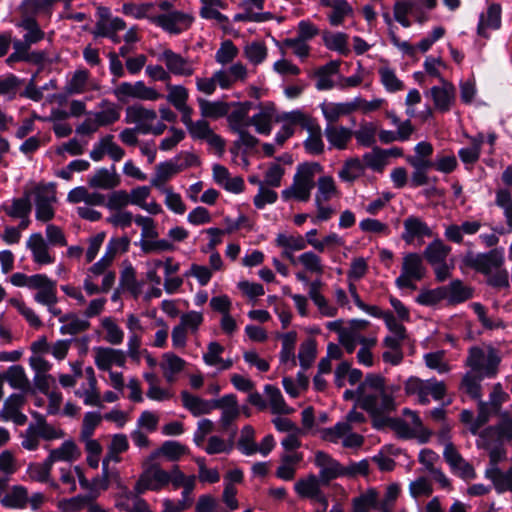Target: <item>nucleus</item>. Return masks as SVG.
<instances>
[{
    "label": "nucleus",
    "instance_id": "1",
    "mask_svg": "<svg viewBox=\"0 0 512 512\" xmlns=\"http://www.w3.org/2000/svg\"><path fill=\"white\" fill-rule=\"evenodd\" d=\"M361 407L373 416H379L395 407L393 390L385 386L384 378L370 374L357 389Z\"/></svg>",
    "mask_w": 512,
    "mask_h": 512
},
{
    "label": "nucleus",
    "instance_id": "2",
    "mask_svg": "<svg viewBox=\"0 0 512 512\" xmlns=\"http://www.w3.org/2000/svg\"><path fill=\"white\" fill-rule=\"evenodd\" d=\"M323 167L317 162H305L297 166L292 184L282 190L281 197L284 201L296 200L307 202L315 187V178L321 174Z\"/></svg>",
    "mask_w": 512,
    "mask_h": 512
},
{
    "label": "nucleus",
    "instance_id": "3",
    "mask_svg": "<svg viewBox=\"0 0 512 512\" xmlns=\"http://www.w3.org/2000/svg\"><path fill=\"white\" fill-rule=\"evenodd\" d=\"M500 361L498 351L492 346H473L468 351L465 364L470 372L480 377L493 378L498 372Z\"/></svg>",
    "mask_w": 512,
    "mask_h": 512
},
{
    "label": "nucleus",
    "instance_id": "4",
    "mask_svg": "<svg viewBox=\"0 0 512 512\" xmlns=\"http://www.w3.org/2000/svg\"><path fill=\"white\" fill-rule=\"evenodd\" d=\"M407 395L416 396L420 404L426 405L430 402L431 396L434 400H442L446 393L444 382L435 378L422 380L418 377H410L404 385Z\"/></svg>",
    "mask_w": 512,
    "mask_h": 512
},
{
    "label": "nucleus",
    "instance_id": "5",
    "mask_svg": "<svg viewBox=\"0 0 512 512\" xmlns=\"http://www.w3.org/2000/svg\"><path fill=\"white\" fill-rule=\"evenodd\" d=\"M427 269L423 257L415 252L403 256L401 273L396 278L395 284L398 288L416 289V282L421 281L426 275Z\"/></svg>",
    "mask_w": 512,
    "mask_h": 512
},
{
    "label": "nucleus",
    "instance_id": "6",
    "mask_svg": "<svg viewBox=\"0 0 512 512\" xmlns=\"http://www.w3.org/2000/svg\"><path fill=\"white\" fill-rule=\"evenodd\" d=\"M114 96L118 101L126 103L130 99L141 101H157L163 95L154 87L147 86L143 81L121 82L113 89Z\"/></svg>",
    "mask_w": 512,
    "mask_h": 512
},
{
    "label": "nucleus",
    "instance_id": "7",
    "mask_svg": "<svg viewBox=\"0 0 512 512\" xmlns=\"http://www.w3.org/2000/svg\"><path fill=\"white\" fill-rule=\"evenodd\" d=\"M194 21V17L182 10H173L168 13H159L152 18V23L160 27L163 31L179 35L188 30Z\"/></svg>",
    "mask_w": 512,
    "mask_h": 512
},
{
    "label": "nucleus",
    "instance_id": "8",
    "mask_svg": "<svg viewBox=\"0 0 512 512\" xmlns=\"http://www.w3.org/2000/svg\"><path fill=\"white\" fill-rule=\"evenodd\" d=\"M463 261L466 266L488 277L495 270L503 266L504 254L497 249L490 250L487 253H468Z\"/></svg>",
    "mask_w": 512,
    "mask_h": 512
},
{
    "label": "nucleus",
    "instance_id": "9",
    "mask_svg": "<svg viewBox=\"0 0 512 512\" xmlns=\"http://www.w3.org/2000/svg\"><path fill=\"white\" fill-rule=\"evenodd\" d=\"M169 484L168 472L158 464H150L141 473L134 486L136 494H143L146 491H160Z\"/></svg>",
    "mask_w": 512,
    "mask_h": 512
},
{
    "label": "nucleus",
    "instance_id": "10",
    "mask_svg": "<svg viewBox=\"0 0 512 512\" xmlns=\"http://www.w3.org/2000/svg\"><path fill=\"white\" fill-rule=\"evenodd\" d=\"M321 437L332 443L341 442L346 448H358L364 442L363 436L352 432V426L347 422H338L333 427L323 429Z\"/></svg>",
    "mask_w": 512,
    "mask_h": 512
},
{
    "label": "nucleus",
    "instance_id": "11",
    "mask_svg": "<svg viewBox=\"0 0 512 512\" xmlns=\"http://www.w3.org/2000/svg\"><path fill=\"white\" fill-rule=\"evenodd\" d=\"M55 203L56 193L52 187H38L35 191L36 219L42 222L50 221L54 217Z\"/></svg>",
    "mask_w": 512,
    "mask_h": 512
},
{
    "label": "nucleus",
    "instance_id": "12",
    "mask_svg": "<svg viewBox=\"0 0 512 512\" xmlns=\"http://www.w3.org/2000/svg\"><path fill=\"white\" fill-rule=\"evenodd\" d=\"M158 59L165 64L169 75L173 74L175 76L189 77L194 74L195 68L193 62L171 49L164 50L159 55Z\"/></svg>",
    "mask_w": 512,
    "mask_h": 512
},
{
    "label": "nucleus",
    "instance_id": "13",
    "mask_svg": "<svg viewBox=\"0 0 512 512\" xmlns=\"http://www.w3.org/2000/svg\"><path fill=\"white\" fill-rule=\"evenodd\" d=\"M31 290H36L34 300L41 305L57 304V283L45 274H35Z\"/></svg>",
    "mask_w": 512,
    "mask_h": 512
},
{
    "label": "nucleus",
    "instance_id": "14",
    "mask_svg": "<svg viewBox=\"0 0 512 512\" xmlns=\"http://www.w3.org/2000/svg\"><path fill=\"white\" fill-rule=\"evenodd\" d=\"M432 236V229L420 217L410 215L403 221L402 240L406 244H413L415 241L422 242L425 237Z\"/></svg>",
    "mask_w": 512,
    "mask_h": 512
},
{
    "label": "nucleus",
    "instance_id": "15",
    "mask_svg": "<svg viewBox=\"0 0 512 512\" xmlns=\"http://www.w3.org/2000/svg\"><path fill=\"white\" fill-rule=\"evenodd\" d=\"M94 363L101 371H110L113 366L124 367L126 364V352L110 347H95Z\"/></svg>",
    "mask_w": 512,
    "mask_h": 512
},
{
    "label": "nucleus",
    "instance_id": "16",
    "mask_svg": "<svg viewBox=\"0 0 512 512\" xmlns=\"http://www.w3.org/2000/svg\"><path fill=\"white\" fill-rule=\"evenodd\" d=\"M156 119L157 112L141 104H135L126 109V122L135 124L140 134L147 135L149 127Z\"/></svg>",
    "mask_w": 512,
    "mask_h": 512
},
{
    "label": "nucleus",
    "instance_id": "17",
    "mask_svg": "<svg viewBox=\"0 0 512 512\" xmlns=\"http://www.w3.org/2000/svg\"><path fill=\"white\" fill-rule=\"evenodd\" d=\"M278 114L273 103H266L259 106L258 112L249 118V126L252 125L255 131L261 135H269L273 123L277 122Z\"/></svg>",
    "mask_w": 512,
    "mask_h": 512
},
{
    "label": "nucleus",
    "instance_id": "18",
    "mask_svg": "<svg viewBox=\"0 0 512 512\" xmlns=\"http://www.w3.org/2000/svg\"><path fill=\"white\" fill-rule=\"evenodd\" d=\"M443 457L451 470L464 479L475 477L473 467L460 455L453 443L446 444Z\"/></svg>",
    "mask_w": 512,
    "mask_h": 512
},
{
    "label": "nucleus",
    "instance_id": "19",
    "mask_svg": "<svg viewBox=\"0 0 512 512\" xmlns=\"http://www.w3.org/2000/svg\"><path fill=\"white\" fill-rule=\"evenodd\" d=\"M26 247L31 251L33 262L43 266L54 263L55 256L50 253L49 245L41 233H33L26 242Z\"/></svg>",
    "mask_w": 512,
    "mask_h": 512
},
{
    "label": "nucleus",
    "instance_id": "20",
    "mask_svg": "<svg viewBox=\"0 0 512 512\" xmlns=\"http://www.w3.org/2000/svg\"><path fill=\"white\" fill-rule=\"evenodd\" d=\"M315 464L319 468V479L325 484L344 474L339 462L325 452L318 451L315 454Z\"/></svg>",
    "mask_w": 512,
    "mask_h": 512
},
{
    "label": "nucleus",
    "instance_id": "21",
    "mask_svg": "<svg viewBox=\"0 0 512 512\" xmlns=\"http://www.w3.org/2000/svg\"><path fill=\"white\" fill-rule=\"evenodd\" d=\"M430 96L437 110L441 112L449 111L455 101V87L441 78V85L433 86L430 89Z\"/></svg>",
    "mask_w": 512,
    "mask_h": 512
},
{
    "label": "nucleus",
    "instance_id": "22",
    "mask_svg": "<svg viewBox=\"0 0 512 512\" xmlns=\"http://www.w3.org/2000/svg\"><path fill=\"white\" fill-rule=\"evenodd\" d=\"M91 188L112 190L121 183L120 176L116 172V168L112 165L108 168H99L87 180Z\"/></svg>",
    "mask_w": 512,
    "mask_h": 512
},
{
    "label": "nucleus",
    "instance_id": "23",
    "mask_svg": "<svg viewBox=\"0 0 512 512\" xmlns=\"http://www.w3.org/2000/svg\"><path fill=\"white\" fill-rule=\"evenodd\" d=\"M128 193L131 199V205H135L151 215H157L163 211L161 205L155 200L148 202V199L151 196V189L149 186H137L131 189Z\"/></svg>",
    "mask_w": 512,
    "mask_h": 512
},
{
    "label": "nucleus",
    "instance_id": "24",
    "mask_svg": "<svg viewBox=\"0 0 512 512\" xmlns=\"http://www.w3.org/2000/svg\"><path fill=\"white\" fill-rule=\"evenodd\" d=\"M81 457V450L74 440H65L58 448L51 449L47 457V465L55 462H75Z\"/></svg>",
    "mask_w": 512,
    "mask_h": 512
},
{
    "label": "nucleus",
    "instance_id": "25",
    "mask_svg": "<svg viewBox=\"0 0 512 512\" xmlns=\"http://www.w3.org/2000/svg\"><path fill=\"white\" fill-rule=\"evenodd\" d=\"M214 409H221L220 422L223 428H228L240 414L237 398L234 394H226L215 399Z\"/></svg>",
    "mask_w": 512,
    "mask_h": 512
},
{
    "label": "nucleus",
    "instance_id": "26",
    "mask_svg": "<svg viewBox=\"0 0 512 512\" xmlns=\"http://www.w3.org/2000/svg\"><path fill=\"white\" fill-rule=\"evenodd\" d=\"M481 227L482 223L479 220H466L460 225L450 224L446 226L444 236L448 241L461 244L464 235H475Z\"/></svg>",
    "mask_w": 512,
    "mask_h": 512
},
{
    "label": "nucleus",
    "instance_id": "27",
    "mask_svg": "<svg viewBox=\"0 0 512 512\" xmlns=\"http://www.w3.org/2000/svg\"><path fill=\"white\" fill-rule=\"evenodd\" d=\"M24 403V397L20 393L10 395L4 402L3 408L0 411V417L5 420H12L16 424H23L27 417L20 412Z\"/></svg>",
    "mask_w": 512,
    "mask_h": 512
},
{
    "label": "nucleus",
    "instance_id": "28",
    "mask_svg": "<svg viewBox=\"0 0 512 512\" xmlns=\"http://www.w3.org/2000/svg\"><path fill=\"white\" fill-rule=\"evenodd\" d=\"M97 88V85L92 84L88 70L77 69L68 80L65 91L69 95H78Z\"/></svg>",
    "mask_w": 512,
    "mask_h": 512
},
{
    "label": "nucleus",
    "instance_id": "29",
    "mask_svg": "<svg viewBox=\"0 0 512 512\" xmlns=\"http://www.w3.org/2000/svg\"><path fill=\"white\" fill-rule=\"evenodd\" d=\"M324 135L329 143V149L343 150L347 147L353 133L347 127L327 124L324 129Z\"/></svg>",
    "mask_w": 512,
    "mask_h": 512
},
{
    "label": "nucleus",
    "instance_id": "30",
    "mask_svg": "<svg viewBox=\"0 0 512 512\" xmlns=\"http://www.w3.org/2000/svg\"><path fill=\"white\" fill-rule=\"evenodd\" d=\"M501 26V8L498 4H492L485 13L479 17L477 25L478 35L487 38L489 30H497Z\"/></svg>",
    "mask_w": 512,
    "mask_h": 512
},
{
    "label": "nucleus",
    "instance_id": "31",
    "mask_svg": "<svg viewBox=\"0 0 512 512\" xmlns=\"http://www.w3.org/2000/svg\"><path fill=\"white\" fill-rule=\"evenodd\" d=\"M181 400L184 408L187 409L195 417L209 414L214 410L215 399L206 400L187 391H182Z\"/></svg>",
    "mask_w": 512,
    "mask_h": 512
},
{
    "label": "nucleus",
    "instance_id": "32",
    "mask_svg": "<svg viewBox=\"0 0 512 512\" xmlns=\"http://www.w3.org/2000/svg\"><path fill=\"white\" fill-rule=\"evenodd\" d=\"M186 361L173 352H166L162 355L160 368L168 383L176 381L177 376L184 370Z\"/></svg>",
    "mask_w": 512,
    "mask_h": 512
},
{
    "label": "nucleus",
    "instance_id": "33",
    "mask_svg": "<svg viewBox=\"0 0 512 512\" xmlns=\"http://www.w3.org/2000/svg\"><path fill=\"white\" fill-rule=\"evenodd\" d=\"M320 110L328 124L336 123L341 117L351 114L355 111V105L350 102H323L320 104Z\"/></svg>",
    "mask_w": 512,
    "mask_h": 512
},
{
    "label": "nucleus",
    "instance_id": "34",
    "mask_svg": "<svg viewBox=\"0 0 512 512\" xmlns=\"http://www.w3.org/2000/svg\"><path fill=\"white\" fill-rule=\"evenodd\" d=\"M67 201L73 204L84 202L86 206H103L105 195L100 192H90L84 186H78L69 191Z\"/></svg>",
    "mask_w": 512,
    "mask_h": 512
},
{
    "label": "nucleus",
    "instance_id": "35",
    "mask_svg": "<svg viewBox=\"0 0 512 512\" xmlns=\"http://www.w3.org/2000/svg\"><path fill=\"white\" fill-rule=\"evenodd\" d=\"M469 140L471 145L463 147L458 151V156L467 169H471V167L479 160L481 148L484 143V135L482 133H478L476 136H470Z\"/></svg>",
    "mask_w": 512,
    "mask_h": 512
},
{
    "label": "nucleus",
    "instance_id": "36",
    "mask_svg": "<svg viewBox=\"0 0 512 512\" xmlns=\"http://www.w3.org/2000/svg\"><path fill=\"white\" fill-rule=\"evenodd\" d=\"M405 416L403 427L407 428L406 438L419 437L421 442H426L429 439L430 432L424 429L422 421L418 414L412 410L404 409Z\"/></svg>",
    "mask_w": 512,
    "mask_h": 512
},
{
    "label": "nucleus",
    "instance_id": "37",
    "mask_svg": "<svg viewBox=\"0 0 512 512\" xmlns=\"http://www.w3.org/2000/svg\"><path fill=\"white\" fill-rule=\"evenodd\" d=\"M231 106H234V109L229 111L226 115L228 123L233 131L240 130L243 127L249 126V118L248 114L252 107L251 102H239L232 103Z\"/></svg>",
    "mask_w": 512,
    "mask_h": 512
},
{
    "label": "nucleus",
    "instance_id": "38",
    "mask_svg": "<svg viewBox=\"0 0 512 512\" xmlns=\"http://www.w3.org/2000/svg\"><path fill=\"white\" fill-rule=\"evenodd\" d=\"M450 252L451 247L446 245L443 240L437 238L426 246L423 256L431 266H435L447 261Z\"/></svg>",
    "mask_w": 512,
    "mask_h": 512
},
{
    "label": "nucleus",
    "instance_id": "39",
    "mask_svg": "<svg viewBox=\"0 0 512 512\" xmlns=\"http://www.w3.org/2000/svg\"><path fill=\"white\" fill-rule=\"evenodd\" d=\"M321 480L314 474L298 479L294 484V490L301 498L313 500L321 491Z\"/></svg>",
    "mask_w": 512,
    "mask_h": 512
},
{
    "label": "nucleus",
    "instance_id": "40",
    "mask_svg": "<svg viewBox=\"0 0 512 512\" xmlns=\"http://www.w3.org/2000/svg\"><path fill=\"white\" fill-rule=\"evenodd\" d=\"M198 105L202 117L218 119L226 116L230 109L231 104L224 101H210L198 98Z\"/></svg>",
    "mask_w": 512,
    "mask_h": 512
},
{
    "label": "nucleus",
    "instance_id": "41",
    "mask_svg": "<svg viewBox=\"0 0 512 512\" xmlns=\"http://www.w3.org/2000/svg\"><path fill=\"white\" fill-rule=\"evenodd\" d=\"M201 7L199 15L206 20H215L217 23L228 22V17L222 14L219 9H225L227 4L222 0H200Z\"/></svg>",
    "mask_w": 512,
    "mask_h": 512
},
{
    "label": "nucleus",
    "instance_id": "42",
    "mask_svg": "<svg viewBox=\"0 0 512 512\" xmlns=\"http://www.w3.org/2000/svg\"><path fill=\"white\" fill-rule=\"evenodd\" d=\"M179 172V166L172 161L160 162L156 165L155 174L150 180L151 186L164 189L165 183Z\"/></svg>",
    "mask_w": 512,
    "mask_h": 512
},
{
    "label": "nucleus",
    "instance_id": "43",
    "mask_svg": "<svg viewBox=\"0 0 512 512\" xmlns=\"http://www.w3.org/2000/svg\"><path fill=\"white\" fill-rule=\"evenodd\" d=\"M315 185L317 190L314 201L329 202L339 194L335 180L329 175L320 176L315 182Z\"/></svg>",
    "mask_w": 512,
    "mask_h": 512
},
{
    "label": "nucleus",
    "instance_id": "44",
    "mask_svg": "<svg viewBox=\"0 0 512 512\" xmlns=\"http://www.w3.org/2000/svg\"><path fill=\"white\" fill-rule=\"evenodd\" d=\"M62 323L60 333L63 335H76L87 330L90 323L87 318L79 317L76 314H66L59 318Z\"/></svg>",
    "mask_w": 512,
    "mask_h": 512
},
{
    "label": "nucleus",
    "instance_id": "45",
    "mask_svg": "<svg viewBox=\"0 0 512 512\" xmlns=\"http://www.w3.org/2000/svg\"><path fill=\"white\" fill-rule=\"evenodd\" d=\"M306 131L308 137L304 141V148L311 155H320L324 152V142L322 140V129L317 121L310 125Z\"/></svg>",
    "mask_w": 512,
    "mask_h": 512
},
{
    "label": "nucleus",
    "instance_id": "46",
    "mask_svg": "<svg viewBox=\"0 0 512 512\" xmlns=\"http://www.w3.org/2000/svg\"><path fill=\"white\" fill-rule=\"evenodd\" d=\"M322 38L327 49L343 56H347L350 53L348 35L346 33L326 31L323 33Z\"/></svg>",
    "mask_w": 512,
    "mask_h": 512
},
{
    "label": "nucleus",
    "instance_id": "47",
    "mask_svg": "<svg viewBox=\"0 0 512 512\" xmlns=\"http://www.w3.org/2000/svg\"><path fill=\"white\" fill-rule=\"evenodd\" d=\"M100 110L93 112L100 127L114 124L120 118L119 108L108 100H102L99 104Z\"/></svg>",
    "mask_w": 512,
    "mask_h": 512
},
{
    "label": "nucleus",
    "instance_id": "48",
    "mask_svg": "<svg viewBox=\"0 0 512 512\" xmlns=\"http://www.w3.org/2000/svg\"><path fill=\"white\" fill-rule=\"evenodd\" d=\"M443 287L446 294L445 300L451 304L462 303L472 297L471 289L464 286L460 280H453Z\"/></svg>",
    "mask_w": 512,
    "mask_h": 512
},
{
    "label": "nucleus",
    "instance_id": "49",
    "mask_svg": "<svg viewBox=\"0 0 512 512\" xmlns=\"http://www.w3.org/2000/svg\"><path fill=\"white\" fill-rule=\"evenodd\" d=\"M28 502V492L23 486H14L0 499L4 507L22 509Z\"/></svg>",
    "mask_w": 512,
    "mask_h": 512
},
{
    "label": "nucleus",
    "instance_id": "50",
    "mask_svg": "<svg viewBox=\"0 0 512 512\" xmlns=\"http://www.w3.org/2000/svg\"><path fill=\"white\" fill-rule=\"evenodd\" d=\"M154 8L155 4L152 2L140 4L124 3L122 5V13L137 20L147 19L152 23V18L156 15L152 12Z\"/></svg>",
    "mask_w": 512,
    "mask_h": 512
},
{
    "label": "nucleus",
    "instance_id": "51",
    "mask_svg": "<svg viewBox=\"0 0 512 512\" xmlns=\"http://www.w3.org/2000/svg\"><path fill=\"white\" fill-rule=\"evenodd\" d=\"M316 120L309 114L305 113L300 109L292 110L289 112H283L278 114L277 122H281L283 124H288L291 127L294 125H299L303 129H307L310 125H312Z\"/></svg>",
    "mask_w": 512,
    "mask_h": 512
},
{
    "label": "nucleus",
    "instance_id": "52",
    "mask_svg": "<svg viewBox=\"0 0 512 512\" xmlns=\"http://www.w3.org/2000/svg\"><path fill=\"white\" fill-rule=\"evenodd\" d=\"M316 252L315 250L305 251L299 255L298 260L305 272L321 276L325 271V266L322 258Z\"/></svg>",
    "mask_w": 512,
    "mask_h": 512
},
{
    "label": "nucleus",
    "instance_id": "53",
    "mask_svg": "<svg viewBox=\"0 0 512 512\" xmlns=\"http://www.w3.org/2000/svg\"><path fill=\"white\" fill-rule=\"evenodd\" d=\"M417 2L412 0H396L393 5V17L402 27L409 28L411 21L409 15L413 14Z\"/></svg>",
    "mask_w": 512,
    "mask_h": 512
},
{
    "label": "nucleus",
    "instance_id": "54",
    "mask_svg": "<svg viewBox=\"0 0 512 512\" xmlns=\"http://www.w3.org/2000/svg\"><path fill=\"white\" fill-rule=\"evenodd\" d=\"M339 62L331 61L322 66L316 72V88L318 90H329L334 87L333 75L338 72Z\"/></svg>",
    "mask_w": 512,
    "mask_h": 512
},
{
    "label": "nucleus",
    "instance_id": "55",
    "mask_svg": "<svg viewBox=\"0 0 512 512\" xmlns=\"http://www.w3.org/2000/svg\"><path fill=\"white\" fill-rule=\"evenodd\" d=\"M264 391L273 413L289 414L292 412V409L285 403L281 391L277 387L266 385Z\"/></svg>",
    "mask_w": 512,
    "mask_h": 512
},
{
    "label": "nucleus",
    "instance_id": "56",
    "mask_svg": "<svg viewBox=\"0 0 512 512\" xmlns=\"http://www.w3.org/2000/svg\"><path fill=\"white\" fill-rule=\"evenodd\" d=\"M365 166L358 158H351L345 161L338 173L339 178L344 182H353L364 174Z\"/></svg>",
    "mask_w": 512,
    "mask_h": 512
},
{
    "label": "nucleus",
    "instance_id": "57",
    "mask_svg": "<svg viewBox=\"0 0 512 512\" xmlns=\"http://www.w3.org/2000/svg\"><path fill=\"white\" fill-rule=\"evenodd\" d=\"M380 82L385 90L390 93H395L404 89V83L400 80L394 69L383 66L378 69Z\"/></svg>",
    "mask_w": 512,
    "mask_h": 512
},
{
    "label": "nucleus",
    "instance_id": "58",
    "mask_svg": "<svg viewBox=\"0 0 512 512\" xmlns=\"http://www.w3.org/2000/svg\"><path fill=\"white\" fill-rule=\"evenodd\" d=\"M282 340V349L280 352L281 363H290L291 366L295 365V345L297 340V333L294 331L287 332L280 335Z\"/></svg>",
    "mask_w": 512,
    "mask_h": 512
},
{
    "label": "nucleus",
    "instance_id": "59",
    "mask_svg": "<svg viewBox=\"0 0 512 512\" xmlns=\"http://www.w3.org/2000/svg\"><path fill=\"white\" fill-rule=\"evenodd\" d=\"M353 509L356 512H370L371 509H378L379 499L375 489H368L358 497L353 499Z\"/></svg>",
    "mask_w": 512,
    "mask_h": 512
},
{
    "label": "nucleus",
    "instance_id": "60",
    "mask_svg": "<svg viewBox=\"0 0 512 512\" xmlns=\"http://www.w3.org/2000/svg\"><path fill=\"white\" fill-rule=\"evenodd\" d=\"M101 326L105 332L104 339L112 345H120L124 340V331L112 317H104Z\"/></svg>",
    "mask_w": 512,
    "mask_h": 512
},
{
    "label": "nucleus",
    "instance_id": "61",
    "mask_svg": "<svg viewBox=\"0 0 512 512\" xmlns=\"http://www.w3.org/2000/svg\"><path fill=\"white\" fill-rule=\"evenodd\" d=\"M485 379V377H480V375L475 374L473 372H466L462 378L461 382V390L469 395L471 398L480 400L481 394V381Z\"/></svg>",
    "mask_w": 512,
    "mask_h": 512
},
{
    "label": "nucleus",
    "instance_id": "62",
    "mask_svg": "<svg viewBox=\"0 0 512 512\" xmlns=\"http://www.w3.org/2000/svg\"><path fill=\"white\" fill-rule=\"evenodd\" d=\"M167 95L166 100L177 110L187 105L189 99V91L183 85H173L167 83L166 85Z\"/></svg>",
    "mask_w": 512,
    "mask_h": 512
},
{
    "label": "nucleus",
    "instance_id": "63",
    "mask_svg": "<svg viewBox=\"0 0 512 512\" xmlns=\"http://www.w3.org/2000/svg\"><path fill=\"white\" fill-rule=\"evenodd\" d=\"M130 196L126 190H113L105 196V206L110 212L125 210L124 208L130 204Z\"/></svg>",
    "mask_w": 512,
    "mask_h": 512
},
{
    "label": "nucleus",
    "instance_id": "64",
    "mask_svg": "<svg viewBox=\"0 0 512 512\" xmlns=\"http://www.w3.org/2000/svg\"><path fill=\"white\" fill-rule=\"evenodd\" d=\"M495 204L502 209L507 226L512 230V194L507 189L496 191Z\"/></svg>",
    "mask_w": 512,
    "mask_h": 512
}]
</instances>
